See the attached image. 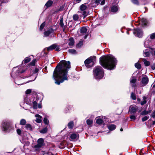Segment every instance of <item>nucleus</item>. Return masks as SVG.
<instances>
[{
    "mask_svg": "<svg viewBox=\"0 0 155 155\" xmlns=\"http://www.w3.org/2000/svg\"><path fill=\"white\" fill-rule=\"evenodd\" d=\"M74 41L73 38H70L69 39V42L68 45L70 46H72L74 45Z\"/></svg>",
    "mask_w": 155,
    "mask_h": 155,
    "instance_id": "obj_23",
    "label": "nucleus"
},
{
    "mask_svg": "<svg viewBox=\"0 0 155 155\" xmlns=\"http://www.w3.org/2000/svg\"><path fill=\"white\" fill-rule=\"evenodd\" d=\"M148 81L149 80L148 77L145 76L142 78L141 83L144 86H145L148 83Z\"/></svg>",
    "mask_w": 155,
    "mask_h": 155,
    "instance_id": "obj_11",
    "label": "nucleus"
},
{
    "mask_svg": "<svg viewBox=\"0 0 155 155\" xmlns=\"http://www.w3.org/2000/svg\"><path fill=\"white\" fill-rule=\"evenodd\" d=\"M108 129L110 130H114L116 127V126L114 124L109 125L108 126Z\"/></svg>",
    "mask_w": 155,
    "mask_h": 155,
    "instance_id": "obj_22",
    "label": "nucleus"
},
{
    "mask_svg": "<svg viewBox=\"0 0 155 155\" xmlns=\"http://www.w3.org/2000/svg\"><path fill=\"white\" fill-rule=\"evenodd\" d=\"M25 128L27 130H32V127L31 125L29 124H27L25 125Z\"/></svg>",
    "mask_w": 155,
    "mask_h": 155,
    "instance_id": "obj_26",
    "label": "nucleus"
},
{
    "mask_svg": "<svg viewBox=\"0 0 155 155\" xmlns=\"http://www.w3.org/2000/svg\"><path fill=\"white\" fill-rule=\"evenodd\" d=\"M47 131V127H45L40 131V133L43 134L46 133Z\"/></svg>",
    "mask_w": 155,
    "mask_h": 155,
    "instance_id": "obj_37",
    "label": "nucleus"
},
{
    "mask_svg": "<svg viewBox=\"0 0 155 155\" xmlns=\"http://www.w3.org/2000/svg\"><path fill=\"white\" fill-rule=\"evenodd\" d=\"M10 123L7 121H5L2 122V130L3 131H7L9 127Z\"/></svg>",
    "mask_w": 155,
    "mask_h": 155,
    "instance_id": "obj_7",
    "label": "nucleus"
},
{
    "mask_svg": "<svg viewBox=\"0 0 155 155\" xmlns=\"http://www.w3.org/2000/svg\"><path fill=\"white\" fill-rule=\"evenodd\" d=\"M16 67L14 68L13 69V71L11 73V75L12 77H14V76H13L14 71H15V69H16Z\"/></svg>",
    "mask_w": 155,
    "mask_h": 155,
    "instance_id": "obj_56",
    "label": "nucleus"
},
{
    "mask_svg": "<svg viewBox=\"0 0 155 155\" xmlns=\"http://www.w3.org/2000/svg\"><path fill=\"white\" fill-rule=\"evenodd\" d=\"M68 52L69 53L72 54H77V52L74 49H71L68 50Z\"/></svg>",
    "mask_w": 155,
    "mask_h": 155,
    "instance_id": "obj_24",
    "label": "nucleus"
},
{
    "mask_svg": "<svg viewBox=\"0 0 155 155\" xmlns=\"http://www.w3.org/2000/svg\"><path fill=\"white\" fill-rule=\"evenodd\" d=\"M87 37V35H85L84 36V39H86Z\"/></svg>",
    "mask_w": 155,
    "mask_h": 155,
    "instance_id": "obj_63",
    "label": "nucleus"
},
{
    "mask_svg": "<svg viewBox=\"0 0 155 155\" xmlns=\"http://www.w3.org/2000/svg\"><path fill=\"white\" fill-rule=\"evenodd\" d=\"M152 51L149 48V49H146L143 51V55L144 57H149L151 55Z\"/></svg>",
    "mask_w": 155,
    "mask_h": 155,
    "instance_id": "obj_10",
    "label": "nucleus"
},
{
    "mask_svg": "<svg viewBox=\"0 0 155 155\" xmlns=\"http://www.w3.org/2000/svg\"><path fill=\"white\" fill-rule=\"evenodd\" d=\"M136 80L135 78L132 77L130 78V84L132 87H134L135 86V83L136 82Z\"/></svg>",
    "mask_w": 155,
    "mask_h": 155,
    "instance_id": "obj_19",
    "label": "nucleus"
},
{
    "mask_svg": "<svg viewBox=\"0 0 155 155\" xmlns=\"http://www.w3.org/2000/svg\"><path fill=\"white\" fill-rule=\"evenodd\" d=\"M31 58L29 57L25 58L24 60V62L25 63H27L31 61Z\"/></svg>",
    "mask_w": 155,
    "mask_h": 155,
    "instance_id": "obj_38",
    "label": "nucleus"
},
{
    "mask_svg": "<svg viewBox=\"0 0 155 155\" xmlns=\"http://www.w3.org/2000/svg\"><path fill=\"white\" fill-rule=\"evenodd\" d=\"M86 122L87 125L90 126H91L92 125L93 123V121L92 120L88 119L87 120Z\"/></svg>",
    "mask_w": 155,
    "mask_h": 155,
    "instance_id": "obj_35",
    "label": "nucleus"
},
{
    "mask_svg": "<svg viewBox=\"0 0 155 155\" xmlns=\"http://www.w3.org/2000/svg\"><path fill=\"white\" fill-rule=\"evenodd\" d=\"M41 104H38V107L39 108H41Z\"/></svg>",
    "mask_w": 155,
    "mask_h": 155,
    "instance_id": "obj_62",
    "label": "nucleus"
},
{
    "mask_svg": "<svg viewBox=\"0 0 155 155\" xmlns=\"http://www.w3.org/2000/svg\"><path fill=\"white\" fill-rule=\"evenodd\" d=\"M81 0H75V2L76 3H79Z\"/></svg>",
    "mask_w": 155,
    "mask_h": 155,
    "instance_id": "obj_59",
    "label": "nucleus"
},
{
    "mask_svg": "<svg viewBox=\"0 0 155 155\" xmlns=\"http://www.w3.org/2000/svg\"><path fill=\"white\" fill-rule=\"evenodd\" d=\"M151 110H146V112H147V114L150 113H151Z\"/></svg>",
    "mask_w": 155,
    "mask_h": 155,
    "instance_id": "obj_58",
    "label": "nucleus"
},
{
    "mask_svg": "<svg viewBox=\"0 0 155 155\" xmlns=\"http://www.w3.org/2000/svg\"><path fill=\"white\" fill-rule=\"evenodd\" d=\"M131 97L134 100H135L136 98L135 94L133 93H132L131 94Z\"/></svg>",
    "mask_w": 155,
    "mask_h": 155,
    "instance_id": "obj_44",
    "label": "nucleus"
},
{
    "mask_svg": "<svg viewBox=\"0 0 155 155\" xmlns=\"http://www.w3.org/2000/svg\"><path fill=\"white\" fill-rule=\"evenodd\" d=\"M35 117L37 118L35 120L36 122L38 123H41L42 121V117L38 114H36L35 115Z\"/></svg>",
    "mask_w": 155,
    "mask_h": 155,
    "instance_id": "obj_16",
    "label": "nucleus"
},
{
    "mask_svg": "<svg viewBox=\"0 0 155 155\" xmlns=\"http://www.w3.org/2000/svg\"><path fill=\"white\" fill-rule=\"evenodd\" d=\"M104 71L102 68L100 66L96 67L93 72L94 78L97 80L101 79L104 76Z\"/></svg>",
    "mask_w": 155,
    "mask_h": 155,
    "instance_id": "obj_3",
    "label": "nucleus"
},
{
    "mask_svg": "<svg viewBox=\"0 0 155 155\" xmlns=\"http://www.w3.org/2000/svg\"><path fill=\"white\" fill-rule=\"evenodd\" d=\"M151 116L153 118L155 117V110L153 111V113L151 114Z\"/></svg>",
    "mask_w": 155,
    "mask_h": 155,
    "instance_id": "obj_53",
    "label": "nucleus"
},
{
    "mask_svg": "<svg viewBox=\"0 0 155 155\" xmlns=\"http://www.w3.org/2000/svg\"><path fill=\"white\" fill-rule=\"evenodd\" d=\"M36 60V59H34L33 61L30 63V64L32 66H34Z\"/></svg>",
    "mask_w": 155,
    "mask_h": 155,
    "instance_id": "obj_49",
    "label": "nucleus"
},
{
    "mask_svg": "<svg viewBox=\"0 0 155 155\" xmlns=\"http://www.w3.org/2000/svg\"><path fill=\"white\" fill-rule=\"evenodd\" d=\"M26 103L28 104L29 105H31V101H28L27 102H26Z\"/></svg>",
    "mask_w": 155,
    "mask_h": 155,
    "instance_id": "obj_60",
    "label": "nucleus"
},
{
    "mask_svg": "<svg viewBox=\"0 0 155 155\" xmlns=\"http://www.w3.org/2000/svg\"><path fill=\"white\" fill-rule=\"evenodd\" d=\"M105 116H102L101 118H97L96 119V123L99 124H101L103 123L104 121L103 119H105Z\"/></svg>",
    "mask_w": 155,
    "mask_h": 155,
    "instance_id": "obj_15",
    "label": "nucleus"
},
{
    "mask_svg": "<svg viewBox=\"0 0 155 155\" xmlns=\"http://www.w3.org/2000/svg\"><path fill=\"white\" fill-rule=\"evenodd\" d=\"M45 24V22H43L41 25L40 27V31H41L44 28Z\"/></svg>",
    "mask_w": 155,
    "mask_h": 155,
    "instance_id": "obj_41",
    "label": "nucleus"
},
{
    "mask_svg": "<svg viewBox=\"0 0 155 155\" xmlns=\"http://www.w3.org/2000/svg\"><path fill=\"white\" fill-rule=\"evenodd\" d=\"M136 116L134 115H131L130 116V118L131 119V120L134 121L136 119Z\"/></svg>",
    "mask_w": 155,
    "mask_h": 155,
    "instance_id": "obj_39",
    "label": "nucleus"
},
{
    "mask_svg": "<svg viewBox=\"0 0 155 155\" xmlns=\"http://www.w3.org/2000/svg\"><path fill=\"white\" fill-rule=\"evenodd\" d=\"M55 47H56V44H53L50 46L45 48V49H46L48 51H49L54 49Z\"/></svg>",
    "mask_w": 155,
    "mask_h": 155,
    "instance_id": "obj_18",
    "label": "nucleus"
},
{
    "mask_svg": "<svg viewBox=\"0 0 155 155\" xmlns=\"http://www.w3.org/2000/svg\"><path fill=\"white\" fill-rule=\"evenodd\" d=\"M145 98V97H143V101H141L140 103L142 105H143L144 104H145L146 103V101L145 98Z\"/></svg>",
    "mask_w": 155,
    "mask_h": 155,
    "instance_id": "obj_45",
    "label": "nucleus"
},
{
    "mask_svg": "<svg viewBox=\"0 0 155 155\" xmlns=\"http://www.w3.org/2000/svg\"><path fill=\"white\" fill-rule=\"evenodd\" d=\"M101 64L104 68L113 70L117 64L116 59L112 55H104L100 58Z\"/></svg>",
    "mask_w": 155,
    "mask_h": 155,
    "instance_id": "obj_2",
    "label": "nucleus"
},
{
    "mask_svg": "<svg viewBox=\"0 0 155 155\" xmlns=\"http://www.w3.org/2000/svg\"><path fill=\"white\" fill-rule=\"evenodd\" d=\"M133 33L135 36L139 38L141 37L143 35L142 30L139 28L134 29Z\"/></svg>",
    "mask_w": 155,
    "mask_h": 155,
    "instance_id": "obj_6",
    "label": "nucleus"
},
{
    "mask_svg": "<svg viewBox=\"0 0 155 155\" xmlns=\"http://www.w3.org/2000/svg\"><path fill=\"white\" fill-rule=\"evenodd\" d=\"M60 26L61 27H63L64 26V23L63 22V20L62 18H61L60 19V23H59Z\"/></svg>",
    "mask_w": 155,
    "mask_h": 155,
    "instance_id": "obj_46",
    "label": "nucleus"
},
{
    "mask_svg": "<svg viewBox=\"0 0 155 155\" xmlns=\"http://www.w3.org/2000/svg\"><path fill=\"white\" fill-rule=\"evenodd\" d=\"M53 2L51 0L48 1L45 4V5L47 7H49L51 5Z\"/></svg>",
    "mask_w": 155,
    "mask_h": 155,
    "instance_id": "obj_27",
    "label": "nucleus"
},
{
    "mask_svg": "<svg viewBox=\"0 0 155 155\" xmlns=\"http://www.w3.org/2000/svg\"><path fill=\"white\" fill-rule=\"evenodd\" d=\"M87 31V29L85 27H83L81 29V33L83 34H85Z\"/></svg>",
    "mask_w": 155,
    "mask_h": 155,
    "instance_id": "obj_25",
    "label": "nucleus"
},
{
    "mask_svg": "<svg viewBox=\"0 0 155 155\" xmlns=\"http://www.w3.org/2000/svg\"><path fill=\"white\" fill-rule=\"evenodd\" d=\"M37 142L38 144L35 145V148H41L44 145V140L42 138L39 139L38 140Z\"/></svg>",
    "mask_w": 155,
    "mask_h": 155,
    "instance_id": "obj_8",
    "label": "nucleus"
},
{
    "mask_svg": "<svg viewBox=\"0 0 155 155\" xmlns=\"http://www.w3.org/2000/svg\"><path fill=\"white\" fill-rule=\"evenodd\" d=\"M151 87V91H152V92L153 94H154L155 93V84H154L153 86L152 85Z\"/></svg>",
    "mask_w": 155,
    "mask_h": 155,
    "instance_id": "obj_42",
    "label": "nucleus"
},
{
    "mask_svg": "<svg viewBox=\"0 0 155 155\" xmlns=\"http://www.w3.org/2000/svg\"><path fill=\"white\" fill-rule=\"evenodd\" d=\"M142 61L146 66H148L150 65V62L147 61L146 59H143Z\"/></svg>",
    "mask_w": 155,
    "mask_h": 155,
    "instance_id": "obj_20",
    "label": "nucleus"
},
{
    "mask_svg": "<svg viewBox=\"0 0 155 155\" xmlns=\"http://www.w3.org/2000/svg\"><path fill=\"white\" fill-rule=\"evenodd\" d=\"M151 68L153 70L155 69V64H153Z\"/></svg>",
    "mask_w": 155,
    "mask_h": 155,
    "instance_id": "obj_57",
    "label": "nucleus"
},
{
    "mask_svg": "<svg viewBox=\"0 0 155 155\" xmlns=\"http://www.w3.org/2000/svg\"><path fill=\"white\" fill-rule=\"evenodd\" d=\"M17 132L18 134L20 135L21 134V131L20 129H18L17 130Z\"/></svg>",
    "mask_w": 155,
    "mask_h": 155,
    "instance_id": "obj_50",
    "label": "nucleus"
},
{
    "mask_svg": "<svg viewBox=\"0 0 155 155\" xmlns=\"http://www.w3.org/2000/svg\"><path fill=\"white\" fill-rule=\"evenodd\" d=\"M150 38L151 39L155 38V33L151 34L150 35Z\"/></svg>",
    "mask_w": 155,
    "mask_h": 155,
    "instance_id": "obj_47",
    "label": "nucleus"
},
{
    "mask_svg": "<svg viewBox=\"0 0 155 155\" xmlns=\"http://www.w3.org/2000/svg\"><path fill=\"white\" fill-rule=\"evenodd\" d=\"M54 30L52 28H50L47 31H45L44 32V35L46 37L48 36L51 33H53Z\"/></svg>",
    "mask_w": 155,
    "mask_h": 155,
    "instance_id": "obj_14",
    "label": "nucleus"
},
{
    "mask_svg": "<svg viewBox=\"0 0 155 155\" xmlns=\"http://www.w3.org/2000/svg\"><path fill=\"white\" fill-rule=\"evenodd\" d=\"M70 68V63L69 61L62 60L58 64L54 71L53 75L56 84L59 85L64 81L68 80V72Z\"/></svg>",
    "mask_w": 155,
    "mask_h": 155,
    "instance_id": "obj_1",
    "label": "nucleus"
},
{
    "mask_svg": "<svg viewBox=\"0 0 155 155\" xmlns=\"http://www.w3.org/2000/svg\"><path fill=\"white\" fill-rule=\"evenodd\" d=\"M39 70L37 68H36L35 69L34 71V74H36L37 73L38 71Z\"/></svg>",
    "mask_w": 155,
    "mask_h": 155,
    "instance_id": "obj_54",
    "label": "nucleus"
},
{
    "mask_svg": "<svg viewBox=\"0 0 155 155\" xmlns=\"http://www.w3.org/2000/svg\"><path fill=\"white\" fill-rule=\"evenodd\" d=\"M31 92V90L30 89H28L27 90L25 91V93L26 94H30Z\"/></svg>",
    "mask_w": 155,
    "mask_h": 155,
    "instance_id": "obj_52",
    "label": "nucleus"
},
{
    "mask_svg": "<svg viewBox=\"0 0 155 155\" xmlns=\"http://www.w3.org/2000/svg\"><path fill=\"white\" fill-rule=\"evenodd\" d=\"M33 108L34 109H37L38 107L37 103L36 101H34L33 102Z\"/></svg>",
    "mask_w": 155,
    "mask_h": 155,
    "instance_id": "obj_33",
    "label": "nucleus"
},
{
    "mask_svg": "<svg viewBox=\"0 0 155 155\" xmlns=\"http://www.w3.org/2000/svg\"><path fill=\"white\" fill-rule=\"evenodd\" d=\"M153 124L154 125L155 124V121H154L153 122Z\"/></svg>",
    "mask_w": 155,
    "mask_h": 155,
    "instance_id": "obj_64",
    "label": "nucleus"
},
{
    "mask_svg": "<svg viewBox=\"0 0 155 155\" xmlns=\"http://www.w3.org/2000/svg\"><path fill=\"white\" fill-rule=\"evenodd\" d=\"M24 71H22L21 72H20L19 71H17V72L18 73H23V72H24Z\"/></svg>",
    "mask_w": 155,
    "mask_h": 155,
    "instance_id": "obj_61",
    "label": "nucleus"
},
{
    "mask_svg": "<svg viewBox=\"0 0 155 155\" xmlns=\"http://www.w3.org/2000/svg\"><path fill=\"white\" fill-rule=\"evenodd\" d=\"M148 42L147 41H146L145 42L144 45V46L145 47H148Z\"/></svg>",
    "mask_w": 155,
    "mask_h": 155,
    "instance_id": "obj_55",
    "label": "nucleus"
},
{
    "mask_svg": "<svg viewBox=\"0 0 155 155\" xmlns=\"http://www.w3.org/2000/svg\"><path fill=\"white\" fill-rule=\"evenodd\" d=\"M43 121L45 124H48V123H49V121L48 119H47V118L46 117L44 118Z\"/></svg>",
    "mask_w": 155,
    "mask_h": 155,
    "instance_id": "obj_43",
    "label": "nucleus"
},
{
    "mask_svg": "<svg viewBox=\"0 0 155 155\" xmlns=\"http://www.w3.org/2000/svg\"><path fill=\"white\" fill-rule=\"evenodd\" d=\"M150 49L152 51V53H151V55L155 57V50L154 48H150Z\"/></svg>",
    "mask_w": 155,
    "mask_h": 155,
    "instance_id": "obj_36",
    "label": "nucleus"
},
{
    "mask_svg": "<svg viewBox=\"0 0 155 155\" xmlns=\"http://www.w3.org/2000/svg\"><path fill=\"white\" fill-rule=\"evenodd\" d=\"M138 109V107L135 105H132L130 106L129 111L130 113L134 114L135 113Z\"/></svg>",
    "mask_w": 155,
    "mask_h": 155,
    "instance_id": "obj_9",
    "label": "nucleus"
},
{
    "mask_svg": "<svg viewBox=\"0 0 155 155\" xmlns=\"http://www.w3.org/2000/svg\"><path fill=\"white\" fill-rule=\"evenodd\" d=\"M96 58L95 56H91L84 61L85 66L87 68L92 67L96 61Z\"/></svg>",
    "mask_w": 155,
    "mask_h": 155,
    "instance_id": "obj_4",
    "label": "nucleus"
},
{
    "mask_svg": "<svg viewBox=\"0 0 155 155\" xmlns=\"http://www.w3.org/2000/svg\"><path fill=\"white\" fill-rule=\"evenodd\" d=\"M55 51H59L60 50V48L59 47V46H57V45L56 44V47L55 48Z\"/></svg>",
    "mask_w": 155,
    "mask_h": 155,
    "instance_id": "obj_51",
    "label": "nucleus"
},
{
    "mask_svg": "<svg viewBox=\"0 0 155 155\" xmlns=\"http://www.w3.org/2000/svg\"><path fill=\"white\" fill-rule=\"evenodd\" d=\"M118 10V7L115 5L113 6L111 8L110 11L113 13H116Z\"/></svg>",
    "mask_w": 155,
    "mask_h": 155,
    "instance_id": "obj_17",
    "label": "nucleus"
},
{
    "mask_svg": "<svg viewBox=\"0 0 155 155\" xmlns=\"http://www.w3.org/2000/svg\"><path fill=\"white\" fill-rule=\"evenodd\" d=\"M79 136L78 133H73L71 134L70 138L72 140L78 139Z\"/></svg>",
    "mask_w": 155,
    "mask_h": 155,
    "instance_id": "obj_12",
    "label": "nucleus"
},
{
    "mask_svg": "<svg viewBox=\"0 0 155 155\" xmlns=\"http://www.w3.org/2000/svg\"><path fill=\"white\" fill-rule=\"evenodd\" d=\"M132 2L134 4L137 5H139V2L138 0H132Z\"/></svg>",
    "mask_w": 155,
    "mask_h": 155,
    "instance_id": "obj_40",
    "label": "nucleus"
},
{
    "mask_svg": "<svg viewBox=\"0 0 155 155\" xmlns=\"http://www.w3.org/2000/svg\"><path fill=\"white\" fill-rule=\"evenodd\" d=\"M74 126V123L73 121L70 122L68 124V128L71 129H73Z\"/></svg>",
    "mask_w": 155,
    "mask_h": 155,
    "instance_id": "obj_21",
    "label": "nucleus"
},
{
    "mask_svg": "<svg viewBox=\"0 0 155 155\" xmlns=\"http://www.w3.org/2000/svg\"><path fill=\"white\" fill-rule=\"evenodd\" d=\"M141 21L143 25H147V21L146 19L145 18H142L141 19Z\"/></svg>",
    "mask_w": 155,
    "mask_h": 155,
    "instance_id": "obj_28",
    "label": "nucleus"
},
{
    "mask_svg": "<svg viewBox=\"0 0 155 155\" xmlns=\"http://www.w3.org/2000/svg\"><path fill=\"white\" fill-rule=\"evenodd\" d=\"M101 1H102L101 2V5H104L105 3V0H93L92 3H95L96 5H97L100 3Z\"/></svg>",
    "mask_w": 155,
    "mask_h": 155,
    "instance_id": "obj_13",
    "label": "nucleus"
},
{
    "mask_svg": "<svg viewBox=\"0 0 155 155\" xmlns=\"http://www.w3.org/2000/svg\"><path fill=\"white\" fill-rule=\"evenodd\" d=\"M87 8V6L86 3L84 4L81 5L80 6V9L81 11V17H83V18H84L87 15V12L85 11V10Z\"/></svg>",
    "mask_w": 155,
    "mask_h": 155,
    "instance_id": "obj_5",
    "label": "nucleus"
},
{
    "mask_svg": "<svg viewBox=\"0 0 155 155\" xmlns=\"http://www.w3.org/2000/svg\"><path fill=\"white\" fill-rule=\"evenodd\" d=\"M149 118V116H146L143 117L142 118V121L143 122H144L145 121L147 120Z\"/></svg>",
    "mask_w": 155,
    "mask_h": 155,
    "instance_id": "obj_31",
    "label": "nucleus"
},
{
    "mask_svg": "<svg viewBox=\"0 0 155 155\" xmlns=\"http://www.w3.org/2000/svg\"><path fill=\"white\" fill-rule=\"evenodd\" d=\"M135 67L138 69H140L141 67V64L138 63H137L135 64Z\"/></svg>",
    "mask_w": 155,
    "mask_h": 155,
    "instance_id": "obj_34",
    "label": "nucleus"
},
{
    "mask_svg": "<svg viewBox=\"0 0 155 155\" xmlns=\"http://www.w3.org/2000/svg\"><path fill=\"white\" fill-rule=\"evenodd\" d=\"M26 123V120L24 119H22L21 120L20 124L21 125H24Z\"/></svg>",
    "mask_w": 155,
    "mask_h": 155,
    "instance_id": "obj_29",
    "label": "nucleus"
},
{
    "mask_svg": "<svg viewBox=\"0 0 155 155\" xmlns=\"http://www.w3.org/2000/svg\"><path fill=\"white\" fill-rule=\"evenodd\" d=\"M140 114L141 115L143 116H144L147 115L146 112V110H144Z\"/></svg>",
    "mask_w": 155,
    "mask_h": 155,
    "instance_id": "obj_48",
    "label": "nucleus"
},
{
    "mask_svg": "<svg viewBox=\"0 0 155 155\" xmlns=\"http://www.w3.org/2000/svg\"><path fill=\"white\" fill-rule=\"evenodd\" d=\"M83 41H80L78 44L77 45L76 47L77 48H80L83 45Z\"/></svg>",
    "mask_w": 155,
    "mask_h": 155,
    "instance_id": "obj_30",
    "label": "nucleus"
},
{
    "mask_svg": "<svg viewBox=\"0 0 155 155\" xmlns=\"http://www.w3.org/2000/svg\"><path fill=\"white\" fill-rule=\"evenodd\" d=\"M73 19L75 21H78L79 19V17L77 15H74L73 16Z\"/></svg>",
    "mask_w": 155,
    "mask_h": 155,
    "instance_id": "obj_32",
    "label": "nucleus"
}]
</instances>
